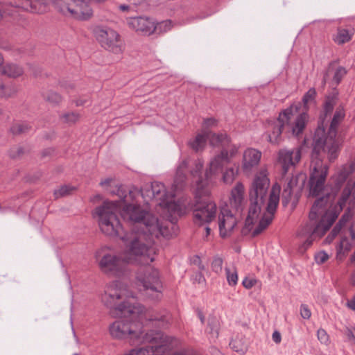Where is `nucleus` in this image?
Segmentation results:
<instances>
[{
	"mask_svg": "<svg viewBox=\"0 0 355 355\" xmlns=\"http://www.w3.org/2000/svg\"><path fill=\"white\" fill-rule=\"evenodd\" d=\"M272 340L276 343H280L282 340L281 334L278 331H275L272 335Z\"/></svg>",
	"mask_w": 355,
	"mask_h": 355,
	"instance_id": "nucleus-55",
	"label": "nucleus"
},
{
	"mask_svg": "<svg viewBox=\"0 0 355 355\" xmlns=\"http://www.w3.org/2000/svg\"><path fill=\"white\" fill-rule=\"evenodd\" d=\"M346 335L349 340L353 341L355 343V329L352 330L347 329L346 331Z\"/></svg>",
	"mask_w": 355,
	"mask_h": 355,
	"instance_id": "nucleus-56",
	"label": "nucleus"
},
{
	"mask_svg": "<svg viewBox=\"0 0 355 355\" xmlns=\"http://www.w3.org/2000/svg\"><path fill=\"white\" fill-rule=\"evenodd\" d=\"M342 227H340V226H338V225L336 224L334 227L333 228V230H331V234L333 235V236H336L339 232L341 230Z\"/></svg>",
	"mask_w": 355,
	"mask_h": 355,
	"instance_id": "nucleus-61",
	"label": "nucleus"
},
{
	"mask_svg": "<svg viewBox=\"0 0 355 355\" xmlns=\"http://www.w3.org/2000/svg\"><path fill=\"white\" fill-rule=\"evenodd\" d=\"M223 267V259L220 257L215 258L211 263L212 270L216 272L219 273L222 271Z\"/></svg>",
	"mask_w": 355,
	"mask_h": 355,
	"instance_id": "nucleus-48",
	"label": "nucleus"
},
{
	"mask_svg": "<svg viewBox=\"0 0 355 355\" xmlns=\"http://www.w3.org/2000/svg\"><path fill=\"white\" fill-rule=\"evenodd\" d=\"M317 96L316 90L314 87L310 88L303 96L302 103L304 107L307 110L308 105L310 103H315V98Z\"/></svg>",
	"mask_w": 355,
	"mask_h": 355,
	"instance_id": "nucleus-36",
	"label": "nucleus"
},
{
	"mask_svg": "<svg viewBox=\"0 0 355 355\" xmlns=\"http://www.w3.org/2000/svg\"><path fill=\"white\" fill-rule=\"evenodd\" d=\"M349 236L351 238L350 242L355 244V231L354 230V228L352 226L350 227V228L349 229Z\"/></svg>",
	"mask_w": 355,
	"mask_h": 355,
	"instance_id": "nucleus-60",
	"label": "nucleus"
},
{
	"mask_svg": "<svg viewBox=\"0 0 355 355\" xmlns=\"http://www.w3.org/2000/svg\"><path fill=\"white\" fill-rule=\"evenodd\" d=\"M347 306L349 309H350L353 311H355V295L353 296V297L350 300L347 301Z\"/></svg>",
	"mask_w": 355,
	"mask_h": 355,
	"instance_id": "nucleus-57",
	"label": "nucleus"
},
{
	"mask_svg": "<svg viewBox=\"0 0 355 355\" xmlns=\"http://www.w3.org/2000/svg\"><path fill=\"white\" fill-rule=\"evenodd\" d=\"M227 280L230 286H235L238 282V275L236 270H234L233 272L230 270V269L226 268H225Z\"/></svg>",
	"mask_w": 355,
	"mask_h": 355,
	"instance_id": "nucleus-44",
	"label": "nucleus"
},
{
	"mask_svg": "<svg viewBox=\"0 0 355 355\" xmlns=\"http://www.w3.org/2000/svg\"><path fill=\"white\" fill-rule=\"evenodd\" d=\"M306 179V174L298 173L292 176L286 185H289L293 190L296 189L297 192L300 193L304 187Z\"/></svg>",
	"mask_w": 355,
	"mask_h": 355,
	"instance_id": "nucleus-30",
	"label": "nucleus"
},
{
	"mask_svg": "<svg viewBox=\"0 0 355 355\" xmlns=\"http://www.w3.org/2000/svg\"><path fill=\"white\" fill-rule=\"evenodd\" d=\"M111 193L120 201L105 200L95 209L101 231L109 236H119L123 241L128 258L105 253L98 261L101 270L109 276H121L127 270L132 259L143 265L155 259L152 248L154 237H168V227L162 226L157 217L140 205L130 203L139 194L138 191L120 185Z\"/></svg>",
	"mask_w": 355,
	"mask_h": 355,
	"instance_id": "nucleus-1",
	"label": "nucleus"
},
{
	"mask_svg": "<svg viewBox=\"0 0 355 355\" xmlns=\"http://www.w3.org/2000/svg\"><path fill=\"white\" fill-rule=\"evenodd\" d=\"M238 150L239 148L236 145H232L229 151L227 148L222 149L220 153L210 162L209 167L205 171H208V177L212 178L213 175L222 171L223 166L229 164L232 158L237 154Z\"/></svg>",
	"mask_w": 355,
	"mask_h": 355,
	"instance_id": "nucleus-13",
	"label": "nucleus"
},
{
	"mask_svg": "<svg viewBox=\"0 0 355 355\" xmlns=\"http://www.w3.org/2000/svg\"><path fill=\"white\" fill-rule=\"evenodd\" d=\"M137 279L139 285L143 286L146 296L153 300H159L162 298L163 284L157 269L150 266L140 268Z\"/></svg>",
	"mask_w": 355,
	"mask_h": 355,
	"instance_id": "nucleus-9",
	"label": "nucleus"
},
{
	"mask_svg": "<svg viewBox=\"0 0 355 355\" xmlns=\"http://www.w3.org/2000/svg\"><path fill=\"white\" fill-rule=\"evenodd\" d=\"M207 140L209 141L211 146H221L222 149L230 147L231 142L230 138L227 134H216L207 130L202 134H198L195 139L190 141L189 144L193 150L198 152L205 147Z\"/></svg>",
	"mask_w": 355,
	"mask_h": 355,
	"instance_id": "nucleus-10",
	"label": "nucleus"
},
{
	"mask_svg": "<svg viewBox=\"0 0 355 355\" xmlns=\"http://www.w3.org/2000/svg\"><path fill=\"white\" fill-rule=\"evenodd\" d=\"M230 347L236 352L244 355L248 349V343L243 334H237L230 343Z\"/></svg>",
	"mask_w": 355,
	"mask_h": 355,
	"instance_id": "nucleus-25",
	"label": "nucleus"
},
{
	"mask_svg": "<svg viewBox=\"0 0 355 355\" xmlns=\"http://www.w3.org/2000/svg\"><path fill=\"white\" fill-rule=\"evenodd\" d=\"M238 173V168L236 169L234 167L227 168L223 174V180L226 184H230L233 182L235 175Z\"/></svg>",
	"mask_w": 355,
	"mask_h": 355,
	"instance_id": "nucleus-42",
	"label": "nucleus"
},
{
	"mask_svg": "<svg viewBox=\"0 0 355 355\" xmlns=\"http://www.w3.org/2000/svg\"><path fill=\"white\" fill-rule=\"evenodd\" d=\"M203 164L199 161L196 164L195 169L191 171L193 177H198L196 180V202L193 207V222L196 225L202 226L212 221L216 214L217 207L209 195V184L212 179L208 177V171L205 172V177L200 176Z\"/></svg>",
	"mask_w": 355,
	"mask_h": 355,
	"instance_id": "nucleus-5",
	"label": "nucleus"
},
{
	"mask_svg": "<svg viewBox=\"0 0 355 355\" xmlns=\"http://www.w3.org/2000/svg\"><path fill=\"white\" fill-rule=\"evenodd\" d=\"M61 119L63 120L64 122L67 123H76L78 119H79V114L76 112H68L64 114Z\"/></svg>",
	"mask_w": 355,
	"mask_h": 355,
	"instance_id": "nucleus-45",
	"label": "nucleus"
},
{
	"mask_svg": "<svg viewBox=\"0 0 355 355\" xmlns=\"http://www.w3.org/2000/svg\"><path fill=\"white\" fill-rule=\"evenodd\" d=\"M269 186L270 180L266 175L261 173L254 178L249 190L250 204L245 225L241 230L242 235L246 236L250 232L267 199L266 210L268 215L263 214L252 232V236L255 237L260 234L272 223L279 202L281 188L277 184L272 185L268 198Z\"/></svg>",
	"mask_w": 355,
	"mask_h": 355,
	"instance_id": "nucleus-3",
	"label": "nucleus"
},
{
	"mask_svg": "<svg viewBox=\"0 0 355 355\" xmlns=\"http://www.w3.org/2000/svg\"><path fill=\"white\" fill-rule=\"evenodd\" d=\"M256 283L257 280L255 279L248 277H245L242 282L243 286L247 289H250L252 288Z\"/></svg>",
	"mask_w": 355,
	"mask_h": 355,
	"instance_id": "nucleus-52",
	"label": "nucleus"
},
{
	"mask_svg": "<svg viewBox=\"0 0 355 355\" xmlns=\"http://www.w3.org/2000/svg\"><path fill=\"white\" fill-rule=\"evenodd\" d=\"M44 98L53 104H58L62 101L61 96L55 92L49 91L43 94Z\"/></svg>",
	"mask_w": 355,
	"mask_h": 355,
	"instance_id": "nucleus-41",
	"label": "nucleus"
},
{
	"mask_svg": "<svg viewBox=\"0 0 355 355\" xmlns=\"http://www.w3.org/2000/svg\"><path fill=\"white\" fill-rule=\"evenodd\" d=\"M325 154H327V150L322 151L320 157H313V150L311 154L312 163H314V166L310 173L309 180V196L318 197L317 199L327 194L329 195V199L331 197L329 192H324L325 182L329 171V166L322 164V159Z\"/></svg>",
	"mask_w": 355,
	"mask_h": 355,
	"instance_id": "nucleus-8",
	"label": "nucleus"
},
{
	"mask_svg": "<svg viewBox=\"0 0 355 355\" xmlns=\"http://www.w3.org/2000/svg\"><path fill=\"white\" fill-rule=\"evenodd\" d=\"M149 320L155 322V325H158L162 328H166L169 324L170 315L168 313H159L152 316Z\"/></svg>",
	"mask_w": 355,
	"mask_h": 355,
	"instance_id": "nucleus-34",
	"label": "nucleus"
},
{
	"mask_svg": "<svg viewBox=\"0 0 355 355\" xmlns=\"http://www.w3.org/2000/svg\"><path fill=\"white\" fill-rule=\"evenodd\" d=\"M16 92V89L12 86H5L0 81V97H10Z\"/></svg>",
	"mask_w": 355,
	"mask_h": 355,
	"instance_id": "nucleus-43",
	"label": "nucleus"
},
{
	"mask_svg": "<svg viewBox=\"0 0 355 355\" xmlns=\"http://www.w3.org/2000/svg\"><path fill=\"white\" fill-rule=\"evenodd\" d=\"M349 218V216L347 214H344L341 218H340V220H338V222L336 223L338 225V226H340L341 227H343L345 223L348 221Z\"/></svg>",
	"mask_w": 355,
	"mask_h": 355,
	"instance_id": "nucleus-53",
	"label": "nucleus"
},
{
	"mask_svg": "<svg viewBox=\"0 0 355 355\" xmlns=\"http://www.w3.org/2000/svg\"><path fill=\"white\" fill-rule=\"evenodd\" d=\"M318 339L324 345H327L329 342V337L327 331L324 329H319L317 331Z\"/></svg>",
	"mask_w": 355,
	"mask_h": 355,
	"instance_id": "nucleus-46",
	"label": "nucleus"
},
{
	"mask_svg": "<svg viewBox=\"0 0 355 355\" xmlns=\"http://www.w3.org/2000/svg\"><path fill=\"white\" fill-rule=\"evenodd\" d=\"M76 188L70 185L61 186L58 189L54 191V196L55 198L64 197L70 195Z\"/></svg>",
	"mask_w": 355,
	"mask_h": 355,
	"instance_id": "nucleus-39",
	"label": "nucleus"
},
{
	"mask_svg": "<svg viewBox=\"0 0 355 355\" xmlns=\"http://www.w3.org/2000/svg\"><path fill=\"white\" fill-rule=\"evenodd\" d=\"M327 202H329V201ZM327 204L328 203L324 205L322 208L319 207V211H322V214H318V217L321 216V218L323 220H325L326 223L331 227L336 219L338 218L340 211H339V207L337 205L335 206L334 210L326 211L325 207Z\"/></svg>",
	"mask_w": 355,
	"mask_h": 355,
	"instance_id": "nucleus-27",
	"label": "nucleus"
},
{
	"mask_svg": "<svg viewBox=\"0 0 355 355\" xmlns=\"http://www.w3.org/2000/svg\"><path fill=\"white\" fill-rule=\"evenodd\" d=\"M119 8L120 10H123V11H125V10H129L132 8V7L130 6H128V5H121L119 6Z\"/></svg>",
	"mask_w": 355,
	"mask_h": 355,
	"instance_id": "nucleus-64",
	"label": "nucleus"
},
{
	"mask_svg": "<svg viewBox=\"0 0 355 355\" xmlns=\"http://www.w3.org/2000/svg\"><path fill=\"white\" fill-rule=\"evenodd\" d=\"M355 193V181L349 180L343 189L340 197L339 198L336 205L339 207V211H342L345 207L349 197Z\"/></svg>",
	"mask_w": 355,
	"mask_h": 355,
	"instance_id": "nucleus-23",
	"label": "nucleus"
},
{
	"mask_svg": "<svg viewBox=\"0 0 355 355\" xmlns=\"http://www.w3.org/2000/svg\"><path fill=\"white\" fill-rule=\"evenodd\" d=\"M300 107V103L291 105L279 113L277 121L272 124V133L267 135L271 144H278L281 141V135L284 132H291L295 136L302 133L309 119V115L306 112L298 114L294 124L291 123V118L299 112Z\"/></svg>",
	"mask_w": 355,
	"mask_h": 355,
	"instance_id": "nucleus-6",
	"label": "nucleus"
},
{
	"mask_svg": "<svg viewBox=\"0 0 355 355\" xmlns=\"http://www.w3.org/2000/svg\"><path fill=\"white\" fill-rule=\"evenodd\" d=\"M128 297V292L119 281H114L109 284L102 295L103 303L111 309L112 313L119 319L110 327L112 337L118 339L130 338L132 345H139L145 334L137 332L133 329V320L142 313L144 307L139 304L132 303Z\"/></svg>",
	"mask_w": 355,
	"mask_h": 355,
	"instance_id": "nucleus-2",
	"label": "nucleus"
},
{
	"mask_svg": "<svg viewBox=\"0 0 355 355\" xmlns=\"http://www.w3.org/2000/svg\"><path fill=\"white\" fill-rule=\"evenodd\" d=\"M244 187L241 182H237L231 191L230 198V205L239 213L243 211Z\"/></svg>",
	"mask_w": 355,
	"mask_h": 355,
	"instance_id": "nucleus-19",
	"label": "nucleus"
},
{
	"mask_svg": "<svg viewBox=\"0 0 355 355\" xmlns=\"http://www.w3.org/2000/svg\"><path fill=\"white\" fill-rule=\"evenodd\" d=\"M200 257H198V255L195 256L193 258V260H192V262L193 264H196V265H198L200 263Z\"/></svg>",
	"mask_w": 355,
	"mask_h": 355,
	"instance_id": "nucleus-63",
	"label": "nucleus"
},
{
	"mask_svg": "<svg viewBox=\"0 0 355 355\" xmlns=\"http://www.w3.org/2000/svg\"><path fill=\"white\" fill-rule=\"evenodd\" d=\"M293 189L289 185H286L282 193V204L284 207H286L291 201Z\"/></svg>",
	"mask_w": 355,
	"mask_h": 355,
	"instance_id": "nucleus-40",
	"label": "nucleus"
},
{
	"mask_svg": "<svg viewBox=\"0 0 355 355\" xmlns=\"http://www.w3.org/2000/svg\"><path fill=\"white\" fill-rule=\"evenodd\" d=\"M314 238H321L329 230L330 227L326 223L325 220L322 218L317 222V219L314 220Z\"/></svg>",
	"mask_w": 355,
	"mask_h": 355,
	"instance_id": "nucleus-32",
	"label": "nucleus"
},
{
	"mask_svg": "<svg viewBox=\"0 0 355 355\" xmlns=\"http://www.w3.org/2000/svg\"><path fill=\"white\" fill-rule=\"evenodd\" d=\"M186 167L187 164L185 162H183L182 164H180L177 168L173 184L172 185L173 189L172 193H175L176 191L183 189L186 185L187 177L184 172V168Z\"/></svg>",
	"mask_w": 355,
	"mask_h": 355,
	"instance_id": "nucleus-22",
	"label": "nucleus"
},
{
	"mask_svg": "<svg viewBox=\"0 0 355 355\" xmlns=\"http://www.w3.org/2000/svg\"><path fill=\"white\" fill-rule=\"evenodd\" d=\"M171 27L172 24L171 20H165L157 24H155L154 21L152 28V33L162 34L170 31Z\"/></svg>",
	"mask_w": 355,
	"mask_h": 355,
	"instance_id": "nucleus-33",
	"label": "nucleus"
},
{
	"mask_svg": "<svg viewBox=\"0 0 355 355\" xmlns=\"http://www.w3.org/2000/svg\"><path fill=\"white\" fill-rule=\"evenodd\" d=\"M353 35V29H345L343 28H338L337 29V33L334 37V41L337 44L342 45L349 42L352 40Z\"/></svg>",
	"mask_w": 355,
	"mask_h": 355,
	"instance_id": "nucleus-29",
	"label": "nucleus"
},
{
	"mask_svg": "<svg viewBox=\"0 0 355 355\" xmlns=\"http://www.w3.org/2000/svg\"><path fill=\"white\" fill-rule=\"evenodd\" d=\"M219 231L221 237L227 236L236 225V218L232 211L226 207H223L219 215Z\"/></svg>",
	"mask_w": 355,
	"mask_h": 355,
	"instance_id": "nucleus-16",
	"label": "nucleus"
},
{
	"mask_svg": "<svg viewBox=\"0 0 355 355\" xmlns=\"http://www.w3.org/2000/svg\"><path fill=\"white\" fill-rule=\"evenodd\" d=\"M23 154L24 148L21 146L13 147L10 150L9 152L10 157L12 159L18 158Z\"/></svg>",
	"mask_w": 355,
	"mask_h": 355,
	"instance_id": "nucleus-49",
	"label": "nucleus"
},
{
	"mask_svg": "<svg viewBox=\"0 0 355 355\" xmlns=\"http://www.w3.org/2000/svg\"><path fill=\"white\" fill-rule=\"evenodd\" d=\"M345 116V110L339 106L331 121L329 125L327 118L320 116L318 122V127L315 130L313 138V157H320L322 151H327L328 159L333 162L338 156L339 144L336 139L338 127Z\"/></svg>",
	"mask_w": 355,
	"mask_h": 355,
	"instance_id": "nucleus-4",
	"label": "nucleus"
},
{
	"mask_svg": "<svg viewBox=\"0 0 355 355\" xmlns=\"http://www.w3.org/2000/svg\"><path fill=\"white\" fill-rule=\"evenodd\" d=\"M354 245H355V244L350 242L347 236H343L336 248L337 260L342 261L348 254L349 252L352 250Z\"/></svg>",
	"mask_w": 355,
	"mask_h": 355,
	"instance_id": "nucleus-24",
	"label": "nucleus"
},
{
	"mask_svg": "<svg viewBox=\"0 0 355 355\" xmlns=\"http://www.w3.org/2000/svg\"><path fill=\"white\" fill-rule=\"evenodd\" d=\"M347 70L342 66H338L336 67L334 72V76L332 78L333 83L338 85L340 83L343 78L347 75Z\"/></svg>",
	"mask_w": 355,
	"mask_h": 355,
	"instance_id": "nucleus-37",
	"label": "nucleus"
},
{
	"mask_svg": "<svg viewBox=\"0 0 355 355\" xmlns=\"http://www.w3.org/2000/svg\"><path fill=\"white\" fill-rule=\"evenodd\" d=\"M355 168L353 164L343 168L338 173L337 182L338 184L344 183L351 174L354 173Z\"/></svg>",
	"mask_w": 355,
	"mask_h": 355,
	"instance_id": "nucleus-35",
	"label": "nucleus"
},
{
	"mask_svg": "<svg viewBox=\"0 0 355 355\" xmlns=\"http://www.w3.org/2000/svg\"><path fill=\"white\" fill-rule=\"evenodd\" d=\"M154 20L147 16L129 17L128 24L137 32H141L146 35L152 34V28Z\"/></svg>",
	"mask_w": 355,
	"mask_h": 355,
	"instance_id": "nucleus-18",
	"label": "nucleus"
},
{
	"mask_svg": "<svg viewBox=\"0 0 355 355\" xmlns=\"http://www.w3.org/2000/svg\"><path fill=\"white\" fill-rule=\"evenodd\" d=\"M31 128V126L28 123L24 122L14 124L10 128V131L13 135H20L28 132Z\"/></svg>",
	"mask_w": 355,
	"mask_h": 355,
	"instance_id": "nucleus-38",
	"label": "nucleus"
},
{
	"mask_svg": "<svg viewBox=\"0 0 355 355\" xmlns=\"http://www.w3.org/2000/svg\"><path fill=\"white\" fill-rule=\"evenodd\" d=\"M95 35L96 40L105 49L116 54L122 52L123 42L120 35L113 29L96 28Z\"/></svg>",
	"mask_w": 355,
	"mask_h": 355,
	"instance_id": "nucleus-12",
	"label": "nucleus"
},
{
	"mask_svg": "<svg viewBox=\"0 0 355 355\" xmlns=\"http://www.w3.org/2000/svg\"><path fill=\"white\" fill-rule=\"evenodd\" d=\"M209 352L211 355H223V353L215 347H211Z\"/></svg>",
	"mask_w": 355,
	"mask_h": 355,
	"instance_id": "nucleus-59",
	"label": "nucleus"
},
{
	"mask_svg": "<svg viewBox=\"0 0 355 355\" xmlns=\"http://www.w3.org/2000/svg\"><path fill=\"white\" fill-rule=\"evenodd\" d=\"M173 355H200V354L192 348L184 347L174 352Z\"/></svg>",
	"mask_w": 355,
	"mask_h": 355,
	"instance_id": "nucleus-47",
	"label": "nucleus"
},
{
	"mask_svg": "<svg viewBox=\"0 0 355 355\" xmlns=\"http://www.w3.org/2000/svg\"><path fill=\"white\" fill-rule=\"evenodd\" d=\"M261 153L255 149H248L243 153V168L245 171H250L257 166L261 159Z\"/></svg>",
	"mask_w": 355,
	"mask_h": 355,
	"instance_id": "nucleus-20",
	"label": "nucleus"
},
{
	"mask_svg": "<svg viewBox=\"0 0 355 355\" xmlns=\"http://www.w3.org/2000/svg\"><path fill=\"white\" fill-rule=\"evenodd\" d=\"M338 91L334 88L331 92L326 95L322 107V113L320 114L323 118H327L332 113L338 101Z\"/></svg>",
	"mask_w": 355,
	"mask_h": 355,
	"instance_id": "nucleus-21",
	"label": "nucleus"
},
{
	"mask_svg": "<svg viewBox=\"0 0 355 355\" xmlns=\"http://www.w3.org/2000/svg\"><path fill=\"white\" fill-rule=\"evenodd\" d=\"M300 314L304 319H309L311 313L306 304H302L300 306Z\"/></svg>",
	"mask_w": 355,
	"mask_h": 355,
	"instance_id": "nucleus-51",
	"label": "nucleus"
},
{
	"mask_svg": "<svg viewBox=\"0 0 355 355\" xmlns=\"http://www.w3.org/2000/svg\"><path fill=\"white\" fill-rule=\"evenodd\" d=\"M111 181H112L111 178H106V179L101 181L100 185L102 186V187L105 186V185H108V184H110Z\"/></svg>",
	"mask_w": 355,
	"mask_h": 355,
	"instance_id": "nucleus-62",
	"label": "nucleus"
},
{
	"mask_svg": "<svg viewBox=\"0 0 355 355\" xmlns=\"http://www.w3.org/2000/svg\"><path fill=\"white\" fill-rule=\"evenodd\" d=\"M329 197V195L327 194L315 200L309 215V222L302 227L299 233L300 236L314 237V220L318 219V214H322V211H319V207L322 208L327 203Z\"/></svg>",
	"mask_w": 355,
	"mask_h": 355,
	"instance_id": "nucleus-14",
	"label": "nucleus"
},
{
	"mask_svg": "<svg viewBox=\"0 0 355 355\" xmlns=\"http://www.w3.org/2000/svg\"><path fill=\"white\" fill-rule=\"evenodd\" d=\"M220 323L216 317H209L208 318L206 332L209 335L211 342H215L219 334Z\"/></svg>",
	"mask_w": 355,
	"mask_h": 355,
	"instance_id": "nucleus-28",
	"label": "nucleus"
},
{
	"mask_svg": "<svg viewBox=\"0 0 355 355\" xmlns=\"http://www.w3.org/2000/svg\"><path fill=\"white\" fill-rule=\"evenodd\" d=\"M1 73L10 78H17L23 74L24 70L17 64L7 63L3 66Z\"/></svg>",
	"mask_w": 355,
	"mask_h": 355,
	"instance_id": "nucleus-31",
	"label": "nucleus"
},
{
	"mask_svg": "<svg viewBox=\"0 0 355 355\" xmlns=\"http://www.w3.org/2000/svg\"><path fill=\"white\" fill-rule=\"evenodd\" d=\"M21 3L13 6L12 3L0 2V20L7 16H12L17 8L33 13H42L46 11V5L42 0H20Z\"/></svg>",
	"mask_w": 355,
	"mask_h": 355,
	"instance_id": "nucleus-11",
	"label": "nucleus"
},
{
	"mask_svg": "<svg viewBox=\"0 0 355 355\" xmlns=\"http://www.w3.org/2000/svg\"><path fill=\"white\" fill-rule=\"evenodd\" d=\"M301 159L300 148L294 150L282 149L278 153V162L282 165V175H285L291 166H295Z\"/></svg>",
	"mask_w": 355,
	"mask_h": 355,
	"instance_id": "nucleus-15",
	"label": "nucleus"
},
{
	"mask_svg": "<svg viewBox=\"0 0 355 355\" xmlns=\"http://www.w3.org/2000/svg\"><path fill=\"white\" fill-rule=\"evenodd\" d=\"M329 259V255L324 251H320L315 255V260L318 264H322Z\"/></svg>",
	"mask_w": 355,
	"mask_h": 355,
	"instance_id": "nucleus-50",
	"label": "nucleus"
},
{
	"mask_svg": "<svg viewBox=\"0 0 355 355\" xmlns=\"http://www.w3.org/2000/svg\"><path fill=\"white\" fill-rule=\"evenodd\" d=\"M216 123V121L212 118L206 119L204 121V125L207 127L214 125Z\"/></svg>",
	"mask_w": 355,
	"mask_h": 355,
	"instance_id": "nucleus-58",
	"label": "nucleus"
},
{
	"mask_svg": "<svg viewBox=\"0 0 355 355\" xmlns=\"http://www.w3.org/2000/svg\"><path fill=\"white\" fill-rule=\"evenodd\" d=\"M315 239V238H314V237L307 236L306 239L304 241L302 247L304 250L307 249L312 245L313 241Z\"/></svg>",
	"mask_w": 355,
	"mask_h": 355,
	"instance_id": "nucleus-54",
	"label": "nucleus"
},
{
	"mask_svg": "<svg viewBox=\"0 0 355 355\" xmlns=\"http://www.w3.org/2000/svg\"><path fill=\"white\" fill-rule=\"evenodd\" d=\"M178 343L175 337L167 336L161 331L150 330L145 333L139 343L146 344L144 347L132 349L124 355H164Z\"/></svg>",
	"mask_w": 355,
	"mask_h": 355,
	"instance_id": "nucleus-7",
	"label": "nucleus"
},
{
	"mask_svg": "<svg viewBox=\"0 0 355 355\" xmlns=\"http://www.w3.org/2000/svg\"><path fill=\"white\" fill-rule=\"evenodd\" d=\"M327 202H329V201ZM327 204L328 203L324 205L322 208L319 207V211H322V214H318V217L321 216V218L323 220H325L326 223L331 227L336 219L338 218L340 211H339V207L337 205L335 206L334 210L326 211L325 207Z\"/></svg>",
	"mask_w": 355,
	"mask_h": 355,
	"instance_id": "nucleus-26",
	"label": "nucleus"
},
{
	"mask_svg": "<svg viewBox=\"0 0 355 355\" xmlns=\"http://www.w3.org/2000/svg\"><path fill=\"white\" fill-rule=\"evenodd\" d=\"M151 192L154 198L160 200L159 205L161 206L168 207L173 202L175 196V193L166 191L164 184L159 182L151 183Z\"/></svg>",
	"mask_w": 355,
	"mask_h": 355,
	"instance_id": "nucleus-17",
	"label": "nucleus"
}]
</instances>
